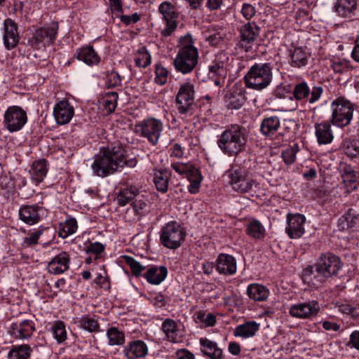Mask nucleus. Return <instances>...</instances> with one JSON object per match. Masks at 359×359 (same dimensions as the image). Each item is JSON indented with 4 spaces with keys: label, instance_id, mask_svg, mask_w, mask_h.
Returning a JSON list of instances; mask_svg holds the SVG:
<instances>
[{
    "label": "nucleus",
    "instance_id": "obj_10",
    "mask_svg": "<svg viewBox=\"0 0 359 359\" xmlns=\"http://www.w3.org/2000/svg\"><path fill=\"white\" fill-rule=\"evenodd\" d=\"M194 86L191 82H186L180 86L176 95V105L179 114L187 117L194 114L195 108Z\"/></svg>",
    "mask_w": 359,
    "mask_h": 359
},
{
    "label": "nucleus",
    "instance_id": "obj_44",
    "mask_svg": "<svg viewBox=\"0 0 359 359\" xmlns=\"http://www.w3.org/2000/svg\"><path fill=\"white\" fill-rule=\"evenodd\" d=\"M107 337L109 346H121L125 342L124 333L115 327L107 330Z\"/></svg>",
    "mask_w": 359,
    "mask_h": 359
},
{
    "label": "nucleus",
    "instance_id": "obj_34",
    "mask_svg": "<svg viewBox=\"0 0 359 359\" xmlns=\"http://www.w3.org/2000/svg\"><path fill=\"white\" fill-rule=\"evenodd\" d=\"M269 293V290L266 286L259 283L250 284L246 290V294L249 298L255 302L266 300Z\"/></svg>",
    "mask_w": 359,
    "mask_h": 359
},
{
    "label": "nucleus",
    "instance_id": "obj_56",
    "mask_svg": "<svg viewBox=\"0 0 359 359\" xmlns=\"http://www.w3.org/2000/svg\"><path fill=\"white\" fill-rule=\"evenodd\" d=\"M297 151V147L294 144L293 147H289L282 152V158L286 164L289 165L294 163Z\"/></svg>",
    "mask_w": 359,
    "mask_h": 359
},
{
    "label": "nucleus",
    "instance_id": "obj_40",
    "mask_svg": "<svg viewBox=\"0 0 359 359\" xmlns=\"http://www.w3.org/2000/svg\"><path fill=\"white\" fill-rule=\"evenodd\" d=\"M32 353V348L28 344L13 345L8 353V359H28Z\"/></svg>",
    "mask_w": 359,
    "mask_h": 359
},
{
    "label": "nucleus",
    "instance_id": "obj_2",
    "mask_svg": "<svg viewBox=\"0 0 359 359\" xmlns=\"http://www.w3.org/2000/svg\"><path fill=\"white\" fill-rule=\"evenodd\" d=\"M342 267L340 259L331 253L322 255L314 266L306 267L303 273L304 280L318 286L329 277L337 275Z\"/></svg>",
    "mask_w": 359,
    "mask_h": 359
},
{
    "label": "nucleus",
    "instance_id": "obj_64",
    "mask_svg": "<svg viewBox=\"0 0 359 359\" xmlns=\"http://www.w3.org/2000/svg\"><path fill=\"white\" fill-rule=\"evenodd\" d=\"M323 327L327 331L337 332L340 329V325L334 321L322 320L320 322Z\"/></svg>",
    "mask_w": 359,
    "mask_h": 359
},
{
    "label": "nucleus",
    "instance_id": "obj_43",
    "mask_svg": "<svg viewBox=\"0 0 359 359\" xmlns=\"http://www.w3.org/2000/svg\"><path fill=\"white\" fill-rule=\"evenodd\" d=\"M76 323L80 328H82L89 332H100V324L98 322L88 316H82L81 317L78 318Z\"/></svg>",
    "mask_w": 359,
    "mask_h": 359
},
{
    "label": "nucleus",
    "instance_id": "obj_19",
    "mask_svg": "<svg viewBox=\"0 0 359 359\" xmlns=\"http://www.w3.org/2000/svg\"><path fill=\"white\" fill-rule=\"evenodd\" d=\"M58 31V24L51 22L49 26L36 30L33 38L29 41L34 48H39L40 43L44 46L51 44L56 39Z\"/></svg>",
    "mask_w": 359,
    "mask_h": 359
},
{
    "label": "nucleus",
    "instance_id": "obj_21",
    "mask_svg": "<svg viewBox=\"0 0 359 359\" xmlns=\"http://www.w3.org/2000/svg\"><path fill=\"white\" fill-rule=\"evenodd\" d=\"M74 114V108L67 100H60L54 106L53 116L57 124L68 123Z\"/></svg>",
    "mask_w": 359,
    "mask_h": 359
},
{
    "label": "nucleus",
    "instance_id": "obj_46",
    "mask_svg": "<svg viewBox=\"0 0 359 359\" xmlns=\"http://www.w3.org/2000/svg\"><path fill=\"white\" fill-rule=\"evenodd\" d=\"M194 320L197 324H203L205 327H212L216 323V317L211 313H205L204 311H196L194 316Z\"/></svg>",
    "mask_w": 359,
    "mask_h": 359
},
{
    "label": "nucleus",
    "instance_id": "obj_55",
    "mask_svg": "<svg viewBox=\"0 0 359 359\" xmlns=\"http://www.w3.org/2000/svg\"><path fill=\"white\" fill-rule=\"evenodd\" d=\"M187 179L190 182V184L189 186V189L190 192L195 193L201 184L202 180V177L200 173V171L198 170H194V172L191 175L189 176Z\"/></svg>",
    "mask_w": 359,
    "mask_h": 359
},
{
    "label": "nucleus",
    "instance_id": "obj_57",
    "mask_svg": "<svg viewBox=\"0 0 359 359\" xmlns=\"http://www.w3.org/2000/svg\"><path fill=\"white\" fill-rule=\"evenodd\" d=\"M168 76V71L167 69L161 65L156 67L155 81L159 85H163L167 82Z\"/></svg>",
    "mask_w": 359,
    "mask_h": 359
},
{
    "label": "nucleus",
    "instance_id": "obj_6",
    "mask_svg": "<svg viewBox=\"0 0 359 359\" xmlns=\"http://www.w3.org/2000/svg\"><path fill=\"white\" fill-rule=\"evenodd\" d=\"M273 65L269 62L255 63L244 76L245 86L250 89L262 90L266 88L273 79Z\"/></svg>",
    "mask_w": 359,
    "mask_h": 359
},
{
    "label": "nucleus",
    "instance_id": "obj_53",
    "mask_svg": "<svg viewBox=\"0 0 359 359\" xmlns=\"http://www.w3.org/2000/svg\"><path fill=\"white\" fill-rule=\"evenodd\" d=\"M44 229L39 227L27 234L22 241L23 247H29L38 243L39 238L43 234Z\"/></svg>",
    "mask_w": 359,
    "mask_h": 359
},
{
    "label": "nucleus",
    "instance_id": "obj_49",
    "mask_svg": "<svg viewBox=\"0 0 359 359\" xmlns=\"http://www.w3.org/2000/svg\"><path fill=\"white\" fill-rule=\"evenodd\" d=\"M118 94L115 92L107 94L102 100V105L106 114L113 112L117 106Z\"/></svg>",
    "mask_w": 359,
    "mask_h": 359
},
{
    "label": "nucleus",
    "instance_id": "obj_11",
    "mask_svg": "<svg viewBox=\"0 0 359 359\" xmlns=\"http://www.w3.org/2000/svg\"><path fill=\"white\" fill-rule=\"evenodd\" d=\"M158 11L162 16L165 27L161 29V34L164 37L171 36L176 30L179 13L174 4L170 1H163L158 7Z\"/></svg>",
    "mask_w": 359,
    "mask_h": 359
},
{
    "label": "nucleus",
    "instance_id": "obj_9",
    "mask_svg": "<svg viewBox=\"0 0 359 359\" xmlns=\"http://www.w3.org/2000/svg\"><path fill=\"white\" fill-rule=\"evenodd\" d=\"M332 116L330 121L334 126L339 128L348 126L353 116V104L344 98L334 100L331 105Z\"/></svg>",
    "mask_w": 359,
    "mask_h": 359
},
{
    "label": "nucleus",
    "instance_id": "obj_29",
    "mask_svg": "<svg viewBox=\"0 0 359 359\" xmlns=\"http://www.w3.org/2000/svg\"><path fill=\"white\" fill-rule=\"evenodd\" d=\"M76 58L83 62L89 66H93L99 64L100 57L90 46H83L76 50L75 54Z\"/></svg>",
    "mask_w": 359,
    "mask_h": 359
},
{
    "label": "nucleus",
    "instance_id": "obj_37",
    "mask_svg": "<svg viewBox=\"0 0 359 359\" xmlns=\"http://www.w3.org/2000/svg\"><path fill=\"white\" fill-rule=\"evenodd\" d=\"M48 172L47 161L40 159L33 163L30 170L32 179L36 183L41 182Z\"/></svg>",
    "mask_w": 359,
    "mask_h": 359
},
{
    "label": "nucleus",
    "instance_id": "obj_32",
    "mask_svg": "<svg viewBox=\"0 0 359 359\" xmlns=\"http://www.w3.org/2000/svg\"><path fill=\"white\" fill-rule=\"evenodd\" d=\"M168 269L164 266H152L144 274V277L151 285H159L167 277Z\"/></svg>",
    "mask_w": 359,
    "mask_h": 359
},
{
    "label": "nucleus",
    "instance_id": "obj_14",
    "mask_svg": "<svg viewBox=\"0 0 359 359\" xmlns=\"http://www.w3.org/2000/svg\"><path fill=\"white\" fill-rule=\"evenodd\" d=\"M139 127L141 137L146 138L152 145L157 144L164 127L161 120L147 118L141 122Z\"/></svg>",
    "mask_w": 359,
    "mask_h": 359
},
{
    "label": "nucleus",
    "instance_id": "obj_1",
    "mask_svg": "<svg viewBox=\"0 0 359 359\" xmlns=\"http://www.w3.org/2000/svg\"><path fill=\"white\" fill-rule=\"evenodd\" d=\"M123 149L121 146H108L95 155L91 168L95 175L105 177L124 166Z\"/></svg>",
    "mask_w": 359,
    "mask_h": 359
},
{
    "label": "nucleus",
    "instance_id": "obj_12",
    "mask_svg": "<svg viewBox=\"0 0 359 359\" xmlns=\"http://www.w3.org/2000/svg\"><path fill=\"white\" fill-rule=\"evenodd\" d=\"M25 110L16 105L7 108L4 114V126L10 133L18 132L27 122Z\"/></svg>",
    "mask_w": 359,
    "mask_h": 359
},
{
    "label": "nucleus",
    "instance_id": "obj_13",
    "mask_svg": "<svg viewBox=\"0 0 359 359\" xmlns=\"http://www.w3.org/2000/svg\"><path fill=\"white\" fill-rule=\"evenodd\" d=\"M320 311V304L316 300L299 302L290 305L288 313L295 318L301 320H312Z\"/></svg>",
    "mask_w": 359,
    "mask_h": 359
},
{
    "label": "nucleus",
    "instance_id": "obj_58",
    "mask_svg": "<svg viewBox=\"0 0 359 359\" xmlns=\"http://www.w3.org/2000/svg\"><path fill=\"white\" fill-rule=\"evenodd\" d=\"M255 6L251 3L245 2L242 4L241 13L246 20H250L256 14Z\"/></svg>",
    "mask_w": 359,
    "mask_h": 359
},
{
    "label": "nucleus",
    "instance_id": "obj_60",
    "mask_svg": "<svg viewBox=\"0 0 359 359\" xmlns=\"http://www.w3.org/2000/svg\"><path fill=\"white\" fill-rule=\"evenodd\" d=\"M104 250V246L99 242H95L90 243L88 245L85 251L87 254H93L95 255V257H97V255L101 254Z\"/></svg>",
    "mask_w": 359,
    "mask_h": 359
},
{
    "label": "nucleus",
    "instance_id": "obj_4",
    "mask_svg": "<svg viewBox=\"0 0 359 359\" xmlns=\"http://www.w3.org/2000/svg\"><path fill=\"white\" fill-rule=\"evenodd\" d=\"M198 51L194 46L191 34H187L180 41V48L173 61L175 70L183 74L191 73L198 62Z\"/></svg>",
    "mask_w": 359,
    "mask_h": 359
},
{
    "label": "nucleus",
    "instance_id": "obj_18",
    "mask_svg": "<svg viewBox=\"0 0 359 359\" xmlns=\"http://www.w3.org/2000/svg\"><path fill=\"white\" fill-rule=\"evenodd\" d=\"M3 43L6 50L15 48L20 41V34L17 23L11 18H7L3 23Z\"/></svg>",
    "mask_w": 359,
    "mask_h": 359
},
{
    "label": "nucleus",
    "instance_id": "obj_36",
    "mask_svg": "<svg viewBox=\"0 0 359 359\" xmlns=\"http://www.w3.org/2000/svg\"><path fill=\"white\" fill-rule=\"evenodd\" d=\"M259 329V324L255 321H247L238 325L234 330V335L243 338H249L255 335Z\"/></svg>",
    "mask_w": 359,
    "mask_h": 359
},
{
    "label": "nucleus",
    "instance_id": "obj_31",
    "mask_svg": "<svg viewBox=\"0 0 359 359\" xmlns=\"http://www.w3.org/2000/svg\"><path fill=\"white\" fill-rule=\"evenodd\" d=\"M162 330L170 341L178 343L182 340V332L174 320L166 319L163 321Z\"/></svg>",
    "mask_w": 359,
    "mask_h": 359
},
{
    "label": "nucleus",
    "instance_id": "obj_35",
    "mask_svg": "<svg viewBox=\"0 0 359 359\" xmlns=\"http://www.w3.org/2000/svg\"><path fill=\"white\" fill-rule=\"evenodd\" d=\"M341 177L347 192L355 190L359 185V175L350 167L344 169Z\"/></svg>",
    "mask_w": 359,
    "mask_h": 359
},
{
    "label": "nucleus",
    "instance_id": "obj_27",
    "mask_svg": "<svg viewBox=\"0 0 359 359\" xmlns=\"http://www.w3.org/2000/svg\"><path fill=\"white\" fill-rule=\"evenodd\" d=\"M11 329L10 333L13 337L26 339L29 338L35 331V325L32 320H25L13 323Z\"/></svg>",
    "mask_w": 359,
    "mask_h": 359
},
{
    "label": "nucleus",
    "instance_id": "obj_24",
    "mask_svg": "<svg viewBox=\"0 0 359 359\" xmlns=\"http://www.w3.org/2000/svg\"><path fill=\"white\" fill-rule=\"evenodd\" d=\"M215 269L219 274L233 275L237 270L236 260L231 255L221 253L216 259Z\"/></svg>",
    "mask_w": 359,
    "mask_h": 359
},
{
    "label": "nucleus",
    "instance_id": "obj_33",
    "mask_svg": "<svg viewBox=\"0 0 359 359\" xmlns=\"http://www.w3.org/2000/svg\"><path fill=\"white\" fill-rule=\"evenodd\" d=\"M356 8V0H336L334 5V11L343 18H351Z\"/></svg>",
    "mask_w": 359,
    "mask_h": 359
},
{
    "label": "nucleus",
    "instance_id": "obj_38",
    "mask_svg": "<svg viewBox=\"0 0 359 359\" xmlns=\"http://www.w3.org/2000/svg\"><path fill=\"white\" fill-rule=\"evenodd\" d=\"M359 222V215L353 209L348 210L338 220V227L340 230H346L354 226Z\"/></svg>",
    "mask_w": 359,
    "mask_h": 359
},
{
    "label": "nucleus",
    "instance_id": "obj_48",
    "mask_svg": "<svg viewBox=\"0 0 359 359\" xmlns=\"http://www.w3.org/2000/svg\"><path fill=\"white\" fill-rule=\"evenodd\" d=\"M344 152L350 158L359 155V139H348L344 141Z\"/></svg>",
    "mask_w": 359,
    "mask_h": 359
},
{
    "label": "nucleus",
    "instance_id": "obj_62",
    "mask_svg": "<svg viewBox=\"0 0 359 359\" xmlns=\"http://www.w3.org/2000/svg\"><path fill=\"white\" fill-rule=\"evenodd\" d=\"M107 83L109 87L114 88L118 86L121 83V76L115 72H111L107 78Z\"/></svg>",
    "mask_w": 359,
    "mask_h": 359
},
{
    "label": "nucleus",
    "instance_id": "obj_17",
    "mask_svg": "<svg viewBox=\"0 0 359 359\" xmlns=\"http://www.w3.org/2000/svg\"><path fill=\"white\" fill-rule=\"evenodd\" d=\"M241 36L240 46L245 51L252 49L257 37L259 35L260 28L254 22H248L239 28Z\"/></svg>",
    "mask_w": 359,
    "mask_h": 359
},
{
    "label": "nucleus",
    "instance_id": "obj_28",
    "mask_svg": "<svg viewBox=\"0 0 359 359\" xmlns=\"http://www.w3.org/2000/svg\"><path fill=\"white\" fill-rule=\"evenodd\" d=\"M280 128V118L276 116H272L262 120L260 125V131L264 136L273 139Z\"/></svg>",
    "mask_w": 359,
    "mask_h": 359
},
{
    "label": "nucleus",
    "instance_id": "obj_5",
    "mask_svg": "<svg viewBox=\"0 0 359 359\" xmlns=\"http://www.w3.org/2000/svg\"><path fill=\"white\" fill-rule=\"evenodd\" d=\"M225 176L232 189L240 194L254 191L259 185L252 173L245 166H233L226 171Z\"/></svg>",
    "mask_w": 359,
    "mask_h": 359
},
{
    "label": "nucleus",
    "instance_id": "obj_26",
    "mask_svg": "<svg viewBox=\"0 0 359 359\" xmlns=\"http://www.w3.org/2000/svg\"><path fill=\"white\" fill-rule=\"evenodd\" d=\"M148 353L146 343L142 340L128 342L123 347V353L127 359H137L144 357Z\"/></svg>",
    "mask_w": 359,
    "mask_h": 359
},
{
    "label": "nucleus",
    "instance_id": "obj_45",
    "mask_svg": "<svg viewBox=\"0 0 359 359\" xmlns=\"http://www.w3.org/2000/svg\"><path fill=\"white\" fill-rule=\"evenodd\" d=\"M247 234L255 239H262L265 235V229L258 220L251 221L246 228Z\"/></svg>",
    "mask_w": 359,
    "mask_h": 359
},
{
    "label": "nucleus",
    "instance_id": "obj_7",
    "mask_svg": "<svg viewBox=\"0 0 359 359\" xmlns=\"http://www.w3.org/2000/svg\"><path fill=\"white\" fill-rule=\"evenodd\" d=\"M185 236L186 232L181 224L171 221L161 228L160 241L164 247L175 250L180 247Z\"/></svg>",
    "mask_w": 359,
    "mask_h": 359
},
{
    "label": "nucleus",
    "instance_id": "obj_54",
    "mask_svg": "<svg viewBox=\"0 0 359 359\" xmlns=\"http://www.w3.org/2000/svg\"><path fill=\"white\" fill-rule=\"evenodd\" d=\"M224 33L222 29L209 30L204 35L205 39L211 46L218 45L223 39Z\"/></svg>",
    "mask_w": 359,
    "mask_h": 359
},
{
    "label": "nucleus",
    "instance_id": "obj_59",
    "mask_svg": "<svg viewBox=\"0 0 359 359\" xmlns=\"http://www.w3.org/2000/svg\"><path fill=\"white\" fill-rule=\"evenodd\" d=\"M331 67L335 73H342L350 67V62L346 60L337 59L332 61Z\"/></svg>",
    "mask_w": 359,
    "mask_h": 359
},
{
    "label": "nucleus",
    "instance_id": "obj_23",
    "mask_svg": "<svg viewBox=\"0 0 359 359\" xmlns=\"http://www.w3.org/2000/svg\"><path fill=\"white\" fill-rule=\"evenodd\" d=\"M69 255L66 252H62L48 262L47 270L51 274L58 275L67 271L69 269Z\"/></svg>",
    "mask_w": 359,
    "mask_h": 359
},
{
    "label": "nucleus",
    "instance_id": "obj_15",
    "mask_svg": "<svg viewBox=\"0 0 359 359\" xmlns=\"http://www.w3.org/2000/svg\"><path fill=\"white\" fill-rule=\"evenodd\" d=\"M311 56L309 49L304 46L292 43L287 49V59L292 68L302 69L309 64Z\"/></svg>",
    "mask_w": 359,
    "mask_h": 359
},
{
    "label": "nucleus",
    "instance_id": "obj_50",
    "mask_svg": "<svg viewBox=\"0 0 359 359\" xmlns=\"http://www.w3.org/2000/svg\"><path fill=\"white\" fill-rule=\"evenodd\" d=\"M135 61L136 65L141 68H145L151 64V57L146 48L142 47L138 50Z\"/></svg>",
    "mask_w": 359,
    "mask_h": 359
},
{
    "label": "nucleus",
    "instance_id": "obj_30",
    "mask_svg": "<svg viewBox=\"0 0 359 359\" xmlns=\"http://www.w3.org/2000/svg\"><path fill=\"white\" fill-rule=\"evenodd\" d=\"M314 128L315 135L319 144H328L332 142L334 135L328 121L316 123Z\"/></svg>",
    "mask_w": 359,
    "mask_h": 359
},
{
    "label": "nucleus",
    "instance_id": "obj_16",
    "mask_svg": "<svg viewBox=\"0 0 359 359\" xmlns=\"http://www.w3.org/2000/svg\"><path fill=\"white\" fill-rule=\"evenodd\" d=\"M46 215V208L39 203L23 205L19 209L20 219L30 226L39 223Z\"/></svg>",
    "mask_w": 359,
    "mask_h": 359
},
{
    "label": "nucleus",
    "instance_id": "obj_25",
    "mask_svg": "<svg viewBox=\"0 0 359 359\" xmlns=\"http://www.w3.org/2000/svg\"><path fill=\"white\" fill-rule=\"evenodd\" d=\"M200 351L202 354L210 359H223V351L217 342L207 338L199 339Z\"/></svg>",
    "mask_w": 359,
    "mask_h": 359
},
{
    "label": "nucleus",
    "instance_id": "obj_61",
    "mask_svg": "<svg viewBox=\"0 0 359 359\" xmlns=\"http://www.w3.org/2000/svg\"><path fill=\"white\" fill-rule=\"evenodd\" d=\"M170 156L177 158H182L184 155V148L178 143H175L170 149Z\"/></svg>",
    "mask_w": 359,
    "mask_h": 359
},
{
    "label": "nucleus",
    "instance_id": "obj_39",
    "mask_svg": "<svg viewBox=\"0 0 359 359\" xmlns=\"http://www.w3.org/2000/svg\"><path fill=\"white\" fill-rule=\"evenodd\" d=\"M170 173L167 170H156L154 174L153 181L158 191L165 193L168 189Z\"/></svg>",
    "mask_w": 359,
    "mask_h": 359
},
{
    "label": "nucleus",
    "instance_id": "obj_42",
    "mask_svg": "<svg viewBox=\"0 0 359 359\" xmlns=\"http://www.w3.org/2000/svg\"><path fill=\"white\" fill-rule=\"evenodd\" d=\"M139 189L136 187L130 186L120 190L116 197L118 203L124 206L132 201L138 194Z\"/></svg>",
    "mask_w": 359,
    "mask_h": 359
},
{
    "label": "nucleus",
    "instance_id": "obj_41",
    "mask_svg": "<svg viewBox=\"0 0 359 359\" xmlns=\"http://www.w3.org/2000/svg\"><path fill=\"white\" fill-rule=\"evenodd\" d=\"M78 229L77 222L73 218L67 219L65 222H60L58 227V235L62 238H66L74 233Z\"/></svg>",
    "mask_w": 359,
    "mask_h": 359
},
{
    "label": "nucleus",
    "instance_id": "obj_52",
    "mask_svg": "<svg viewBox=\"0 0 359 359\" xmlns=\"http://www.w3.org/2000/svg\"><path fill=\"white\" fill-rule=\"evenodd\" d=\"M124 262L130 266L132 273L135 276H139L146 269V266L136 261L133 257L128 255L122 257Z\"/></svg>",
    "mask_w": 359,
    "mask_h": 359
},
{
    "label": "nucleus",
    "instance_id": "obj_8",
    "mask_svg": "<svg viewBox=\"0 0 359 359\" xmlns=\"http://www.w3.org/2000/svg\"><path fill=\"white\" fill-rule=\"evenodd\" d=\"M323 93L321 86L310 87L306 81L296 83L292 90V95L295 100L303 107L311 105L318 102Z\"/></svg>",
    "mask_w": 359,
    "mask_h": 359
},
{
    "label": "nucleus",
    "instance_id": "obj_20",
    "mask_svg": "<svg viewBox=\"0 0 359 359\" xmlns=\"http://www.w3.org/2000/svg\"><path fill=\"white\" fill-rule=\"evenodd\" d=\"M287 220L285 231L288 236L292 239L301 238L305 233V217L300 214L288 215Z\"/></svg>",
    "mask_w": 359,
    "mask_h": 359
},
{
    "label": "nucleus",
    "instance_id": "obj_51",
    "mask_svg": "<svg viewBox=\"0 0 359 359\" xmlns=\"http://www.w3.org/2000/svg\"><path fill=\"white\" fill-rule=\"evenodd\" d=\"M52 333L57 343L60 344L67 339V331L65 325L62 321H56L52 326Z\"/></svg>",
    "mask_w": 359,
    "mask_h": 359
},
{
    "label": "nucleus",
    "instance_id": "obj_22",
    "mask_svg": "<svg viewBox=\"0 0 359 359\" xmlns=\"http://www.w3.org/2000/svg\"><path fill=\"white\" fill-rule=\"evenodd\" d=\"M229 60L227 53H218L208 65V76L210 78H225L226 75V65Z\"/></svg>",
    "mask_w": 359,
    "mask_h": 359
},
{
    "label": "nucleus",
    "instance_id": "obj_63",
    "mask_svg": "<svg viewBox=\"0 0 359 359\" xmlns=\"http://www.w3.org/2000/svg\"><path fill=\"white\" fill-rule=\"evenodd\" d=\"M147 203L140 200L135 201L132 204V208H133V210H134V212L137 215H140L144 213V212L146 211V209H147Z\"/></svg>",
    "mask_w": 359,
    "mask_h": 359
},
{
    "label": "nucleus",
    "instance_id": "obj_3",
    "mask_svg": "<svg viewBox=\"0 0 359 359\" xmlns=\"http://www.w3.org/2000/svg\"><path fill=\"white\" fill-rule=\"evenodd\" d=\"M247 142L245 129L238 124H233L221 133L217 140V144L224 154L234 156L245 149Z\"/></svg>",
    "mask_w": 359,
    "mask_h": 359
},
{
    "label": "nucleus",
    "instance_id": "obj_47",
    "mask_svg": "<svg viewBox=\"0 0 359 359\" xmlns=\"http://www.w3.org/2000/svg\"><path fill=\"white\" fill-rule=\"evenodd\" d=\"M171 168L177 174L186 177L187 178L190 177L189 176L192 175L194 170H198V168H195L190 162H173L171 163Z\"/></svg>",
    "mask_w": 359,
    "mask_h": 359
}]
</instances>
